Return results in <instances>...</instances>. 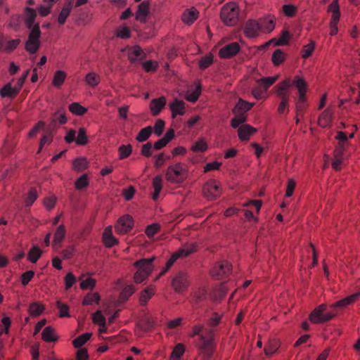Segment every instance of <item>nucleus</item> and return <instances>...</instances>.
<instances>
[{
  "instance_id": "59",
  "label": "nucleus",
  "mask_w": 360,
  "mask_h": 360,
  "mask_svg": "<svg viewBox=\"0 0 360 360\" xmlns=\"http://www.w3.org/2000/svg\"><path fill=\"white\" fill-rule=\"evenodd\" d=\"M236 117L231 120V127L233 128H237L240 124H243L246 121V117L242 114H235Z\"/></svg>"
},
{
  "instance_id": "1",
  "label": "nucleus",
  "mask_w": 360,
  "mask_h": 360,
  "mask_svg": "<svg viewBox=\"0 0 360 360\" xmlns=\"http://www.w3.org/2000/svg\"><path fill=\"white\" fill-rule=\"evenodd\" d=\"M359 296L360 293H355L332 304L330 306V308L333 310L326 313H324L326 309V305L320 304L310 313L309 316V321L313 323H321L329 321L335 316L337 314L335 309L337 308L345 307L353 303L359 297Z\"/></svg>"
},
{
  "instance_id": "58",
  "label": "nucleus",
  "mask_w": 360,
  "mask_h": 360,
  "mask_svg": "<svg viewBox=\"0 0 360 360\" xmlns=\"http://www.w3.org/2000/svg\"><path fill=\"white\" fill-rule=\"evenodd\" d=\"M87 167V160L84 158H77L73 162V167L78 171H82Z\"/></svg>"
},
{
  "instance_id": "41",
  "label": "nucleus",
  "mask_w": 360,
  "mask_h": 360,
  "mask_svg": "<svg viewBox=\"0 0 360 360\" xmlns=\"http://www.w3.org/2000/svg\"><path fill=\"white\" fill-rule=\"evenodd\" d=\"M193 302L198 304L207 297V290L205 288H199L193 292Z\"/></svg>"
},
{
  "instance_id": "53",
  "label": "nucleus",
  "mask_w": 360,
  "mask_h": 360,
  "mask_svg": "<svg viewBox=\"0 0 360 360\" xmlns=\"http://www.w3.org/2000/svg\"><path fill=\"white\" fill-rule=\"evenodd\" d=\"M44 1L45 4H47V5H41L39 7L38 11L41 16H46L50 13L51 8L54 2H51L49 0H47L46 1L44 0Z\"/></svg>"
},
{
  "instance_id": "52",
  "label": "nucleus",
  "mask_w": 360,
  "mask_h": 360,
  "mask_svg": "<svg viewBox=\"0 0 360 360\" xmlns=\"http://www.w3.org/2000/svg\"><path fill=\"white\" fill-rule=\"evenodd\" d=\"M135 289L132 285H129L123 288L120 293V299L124 301L127 300L128 298L134 292Z\"/></svg>"
},
{
  "instance_id": "56",
  "label": "nucleus",
  "mask_w": 360,
  "mask_h": 360,
  "mask_svg": "<svg viewBox=\"0 0 360 360\" xmlns=\"http://www.w3.org/2000/svg\"><path fill=\"white\" fill-rule=\"evenodd\" d=\"M315 48V43L314 41H311L307 45L304 46L302 49V57L304 59L309 58L312 52L314 51Z\"/></svg>"
},
{
  "instance_id": "21",
  "label": "nucleus",
  "mask_w": 360,
  "mask_h": 360,
  "mask_svg": "<svg viewBox=\"0 0 360 360\" xmlns=\"http://www.w3.org/2000/svg\"><path fill=\"white\" fill-rule=\"evenodd\" d=\"M25 23L26 27L30 30L32 27L36 25L34 24L35 18L37 17V13L35 10L31 8H25Z\"/></svg>"
},
{
  "instance_id": "33",
  "label": "nucleus",
  "mask_w": 360,
  "mask_h": 360,
  "mask_svg": "<svg viewBox=\"0 0 360 360\" xmlns=\"http://www.w3.org/2000/svg\"><path fill=\"white\" fill-rule=\"evenodd\" d=\"M285 59V53L281 49H276L272 54L271 61L276 66L281 64Z\"/></svg>"
},
{
  "instance_id": "4",
  "label": "nucleus",
  "mask_w": 360,
  "mask_h": 360,
  "mask_svg": "<svg viewBox=\"0 0 360 360\" xmlns=\"http://www.w3.org/2000/svg\"><path fill=\"white\" fill-rule=\"evenodd\" d=\"M238 7L234 2L227 3L221 8L220 18L222 22L227 26L235 25L238 22Z\"/></svg>"
},
{
  "instance_id": "36",
  "label": "nucleus",
  "mask_w": 360,
  "mask_h": 360,
  "mask_svg": "<svg viewBox=\"0 0 360 360\" xmlns=\"http://www.w3.org/2000/svg\"><path fill=\"white\" fill-rule=\"evenodd\" d=\"M185 351L184 345L181 343L177 344L170 356V360H180L181 356L183 355Z\"/></svg>"
},
{
  "instance_id": "63",
  "label": "nucleus",
  "mask_w": 360,
  "mask_h": 360,
  "mask_svg": "<svg viewBox=\"0 0 360 360\" xmlns=\"http://www.w3.org/2000/svg\"><path fill=\"white\" fill-rule=\"evenodd\" d=\"M34 276V272L32 270L25 271L21 275V283L22 285H27Z\"/></svg>"
},
{
  "instance_id": "16",
  "label": "nucleus",
  "mask_w": 360,
  "mask_h": 360,
  "mask_svg": "<svg viewBox=\"0 0 360 360\" xmlns=\"http://www.w3.org/2000/svg\"><path fill=\"white\" fill-rule=\"evenodd\" d=\"M292 84H293L298 91V96L300 97L301 100L304 96H305V94L307 90V84L303 78L300 77L296 75L294 77Z\"/></svg>"
},
{
  "instance_id": "57",
  "label": "nucleus",
  "mask_w": 360,
  "mask_h": 360,
  "mask_svg": "<svg viewBox=\"0 0 360 360\" xmlns=\"http://www.w3.org/2000/svg\"><path fill=\"white\" fill-rule=\"evenodd\" d=\"M278 96L281 99L278 108V113L282 114L288 104L290 96L289 95H283L281 94Z\"/></svg>"
},
{
  "instance_id": "38",
  "label": "nucleus",
  "mask_w": 360,
  "mask_h": 360,
  "mask_svg": "<svg viewBox=\"0 0 360 360\" xmlns=\"http://www.w3.org/2000/svg\"><path fill=\"white\" fill-rule=\"evenodd\" d=\"M44 307L38 302H33L29 307V313L32 316H37L42 314Z\"/></svg>"
},
{
  "instance_id": "6",
  "label": "nucleus",
  "mask_w": 360,
  "mask_h": 360,
  "mask_svg": "<svg viewBox=\"0 0 360 360\" xmlns=\"http://www.w3.org/2000/svg\"><path fill=\"white\" fill-rule=\"evenodd\" d=\"M196 251L195 243L186 244L181 248L173 253L167 262L165 268L160 273V276L166 273L179 258H184Z\"/></svg>"
},
{
  "instance_id": "37",
  "label": "nucleus",
  "mask_w": 360,
  "mask_h": 360,
  "mask_svg": "<svg viewBox=\"0 0 360 360\" xmlns=\"http://www.w3.org/2000/svg\"><path fill=\"white\" fill-rule=\"evenodd\" d=\"M85 81L89 86L94 87L99 84L101 78L96 72H91L86 75Z\"/></svg>"
},
{
  "instance_id": "7",
  "label": "nucleus",
  "mask_w": 360,
  "mask_h": 360,
  "mask_svg": "<svg viewBox=\"0 0 360 360\" xmlns=\"http://www.w3.org/2000/svg\"><path fill=\"white\" fill-rule=\"evenodd\" d=\"M186 178L185 169L181 163L169 166L166 172V179L172 183H181Z\"/></svg>"
},
{
  "instance_id": "28",
  "label": "nucleus",
  "mask_w": 360,
  "mask_h": 360,
  "mask_svg": "<svg viewBox=\"0 0 360 360\" xmlns=\"http://www.w3.org/2000/svg\"><path fill=\"white\" fill-rule=\"evenodd\" d=\"M153 133V128L150 126L144 127L140 130L136 137V140L139 142H144L148 139Z\"/></svg>"
},
{
  "instance_id": "40",
  "label": "nucleus",
  "mask_w": 360,
  "mask_h": 360,
  "mask_svg": "<svg viewBox=\"0 0 360 360\" xmlns=\"http://www.w3.org/2000/svg\"><path fill=\"white\" fill-rule=\"evenodd\" d=\"M41 250L38 247H33L28 252V260L32 263H36L41 257Z\"/></svg>"
},
{
  "instance_id": "60",
  "label": "nucleus",
  "mask_w": 360,
  "mask_h": 360,
  "mask_svg": "<svg viewBox=\"0 0 360 360\" xmlns=\"http://www.w3.org/2000/svg\"><path fill=\"white\" fill-rule=\"evenodd\" d=\"M89 184V181L86 174H82L76 181L75 187L77 189L80 190L86 187Z\"/></svg>"
},
{
  "instance_id": "13",
  "label": "nucleus",
  "mask_w": 360,
  "mask_h": 360,
  "mask_svg": "<svg viewBox=\"0 0 360 360\" xmlns=\"http://www.w3.org/2000/svg\"><path fill=\"white\" fill-rule=\"evenodd\" d=\"M231 270V264L226 262L223 261L217 264L212 270V276L217 279H221L229 275Z\"/></svg>"
},
{
  "instance_id": "42",
  "label": "nucleus",
  "mask_w": 360,
  "mask_h": 360,
  "mask_svg": "<svg viewBox=\"0 0 360 360\" xmlns=\"http://www.w3.org/2000/svg\"><path fill=\"white\" fill-rule=\"evenodd\" d=\"M277 77H263L257 80V83L262 85L264 91L267 89L276 81Z\"/></svg>"
},
{
  "instance_id": "51",
  "label": "nucleus",
  "mask_w": 360,
  "mask_h": 360,
  "mask_svg": "<svg viewBox=\"0 0 360 360\" xmlns=\"http://www.w3.org/2000/svg\"><path fill=\"white\" fill-rule=\"evenodd\" d=\"M37 198V191L36 188H32L30 191H29L27 196L25 199V205L27 207L31 206L33 202L36 200Z\"/></svg>"
},
{
  "instance_id": "9",
  "label": "nucleus",
  "mask_w": 360,
  "mask_h": 360,
  "mask_svg": "<svg viewBox=\"0 0 360 360\" xmlns=\"http://www.w3.org/2000/svg\"><path fill=\"white\" fill-rule=\"evenodd\" d=\"M133 226V218L129 214H125L117 220L115 229L119 233H126L131 230Z\"/></svg>"
},
{
  "instance_id": "11",
  "label": "nucleus",
  "mask_w": 360,
  "mask_h": 360,
  "mask_svg": "<svg viewBox=\"0 0 360 360\" xmlns=\"http://www.w3.org/2000/svg\"><path fill=\"white\" fill-rule=\"evenodd\" d=\"M172 285L176 292L186 290L189 285L186 274L184 272H179L173 278Z\"/></svg>"
},
{
  "instance_id": "39",
  "label": "nucleus",
  "mask_w": 360,
  "mask_h": 360,
  "mask_svg": "<svg viewBox=\"0 0 360 360\" xmlns=\"http://www.w3.org/2000/svg\"><path fill=\"white\" fill-rule=\"evenodd\" d=\"M69 110L75 115H83L87 111V109L82 106L79 103H72L69 105Z\"/></svg>"
},
{
  "instance_id": "17",
  "label": "nucleus",
  "mask_w": 360,
  "mask_h": 360,
  "mask_svg": "<svg viewBox=\"0 0 360 360\" xmlns=\"http://www.w3.org/2000/svg\"><path fill=\"white\" fill-rule=\"evenodd\" d=\"M257 131V129L251 127L249 124H242L238 127V134L239 139L241 141H248L250 135Z\"/></svg>"
},
{
  "instance_id": "24",
  "label": "nucleus",
  "mask_w": 360,
  "mask_h": 360,
  "mask_svg": "<svg viewBox=\"0 0 360 360\" xmlns=\"http://www.w3.org/2000/svg\"><path fill=\"white\" fill-rule=\"evenodd\" d=\"M253 106L252 103H250L248 102H246L242 99H240L237 104L236 105L235 108L233 110V112L234 114H242L244 115L245 112L250 110L252 107Z\"/></svg>"
},
{
  "instance_id": "49",
  "label": "nucleus",
  "mask_w": 360,
  "mask_h": 360,
  "mask_svg": "<svg viewBox=\"0 0 360 360\" xmlns=\"http://www.w3.org/2000/svg\"><path fill=\"white\" fill-rule=\"evenodd\" d=\"M201 94V86L198 84L195 90L190 94H188L186 96V99L190 102H195Z\"/></svg>"
},
{
  "instance_id": "10",
  "label": "nucleus",
  "mask_w": 360,
  "mask_h": 360,
  "mask_svg": "<svg viewBox=\"0 0 360 360\" xmlns=\"http://www.w3.org/2000/svg\"><path fill=\"white\" fill-rule=\"evenodd\" d=\"M260 30L258 20L251 19L246 21L243 32L248 38H255L259 36Z\"/></svg>"
},
{
  "instance_id": "47",
  "label": "nucleus",
  "mask_w": 360,
  "mask_h": 360,
  "mask_svg": "<svg viewBox=\"0 0 360 360\" xmlns=\"http://www.w3.org/2000/svg\"><path fill=\"white\" fill-rule=\"evenodd\" d=\"M100 300V295L98 293L95 292L93 294L86 295L82 302L83 305H89L93 304L94 302L98 303Z\"/></svg>"
},
{
  "instance_id": "54",
  "label": "nucleus",
  "mask_w": 360,
  "mask_h": 360,
  "mask_svg": "<svg viewBox=\"0 0 360 360\" xmlns=\"http://www.w3.org/2000/svg\"><path fill=\"white\" fill-rule=\"evenodd\" d=\"M20 41V39L8 41L5 44L4 51L8 53L13 51L18 47Z\"/></svg>"
},
{
  "instance_id": "25",
  "label": "nucleus",
  "mask_w": 360,
  "mask_h": 360,
  "mask_svg": "<svg viewBox=\"0 0 360 360\" xmlns=\"http://www.w3.org/2000/svg\"><path fill=\"white\" fill-rule=\"evenodd\" d=\"M20 91L15 87L12 86L11 83L4 85L0 90V94L2 97H13L18 94Z\"/></svg>"
},
{
  "instance_id": "23",
  "label": "nucleus",
  "mask_w": 360,
  "mask_h": 360,
  "mask_svg": "<svg viewBox=\"0 0 360 360\" xmlns=\"http://www.w3.org/2000/svg\"><path fill=\"white\" fill-rule=\"evenodd\" d=\"M72 7V1H68L65 4V6L63 7L62 10L60 11L58 16V22L60 25H63L68 17L70 15L71 10Z\"/></svg>"
},
{
  "instance_id": "27",
  "label": "nucleus",
  "mask_w": 360,
  "mask_h": 360,
  "mask_svg": "<svg viewBox=\"0 0 360 360\" xmlns=\"http://www.w3.org/2000/svg\"><path fill=\"white\" fill-rule=\"evenodd\" d=\"M154 295V289L153 287H148L145 288L141 293L139 297V302L141 305H146L148 301Z\"/></svg>"
},
{
  "instance_id": "55",
  "label": "nucleus",
  "mask_w": 360,
  "mask_h": 360,
  "mask_svg": "<svg viewBox=\"0 0 360 360\" xmlns=\"http://www.w3.org/2000/svg\"><path fill=\"white\" fill-rule=\"evenodd\" d=\"M77 144L84 146L87 143L86 131L84 128H79L77 137L75 140Z\"/></svg>"
},
{
  "instance_id": "64",
  "label": "nucleus",
  "mask_w": 360,
  "mask_h": 360,
  "mask_svg": "<svg viewBox=\"0 0 360 360\" xmlns=\"http://www.w3.org/2000/svg\"><path fill=\"white\" fill-rule=\"evenodd\" d=\"M160 225L158 224H152L148 226L146 229V234L149 237L152 238L155 233L160 230Z\"/></svg>"
},
{
  "instance_id": "14",
  "label": "nucleus",
  "mask_w": 360,
  "mask_h": 360,
  "mask_svg": "<svg viewBox=\"0 0 360 360\" xmlns=\"http://www.w3.org/2000/svg\"><path fill=\"white\" fill-rule=\"evenodd\" d=\"M261 32L264 33L271 32L275 27L274 18L271 16H267L258 20Z\"/></svg>"
},
{
  "instance_id": "32",
  "label": "nucleus",
  "mask_w": 360,
  "mask_h": 360,
  "mask_svg": "<svg viewBox=\"0 0 360 360\" xmlns=\"http://www.w3.org/2000/svg\"><path fill=\"white\" fill-rule=\"evenodd\" d=\"M91 333H85L79 335L72 341V345L76 348L82 347L91 337Z\"/></svg>"
},
{
  "instance_id": "3",
  "label": "nucleus",
  "mask_w": 360,
  "mask_h": 360,
  "mask_svg": "<svg viewBox=\"0 0 360 360\" xmlns=\"http://www.w3.org/2000/svg\"><path fill=\"white\" fill-rule=\"evenodd\" d=\"M155 259V257H152L150 258L141 259L134 262V266L137 269L134 276L135 283H141L148 277L153 271V262Z\"/></svg>"
},
{
  "instance_id": "12",
  "label": "nucleus",
  "mask_w": 360,
  "mask_h": 360,
  "mask_svg": "<svg viewBox=\"0 0 360 360\" xmlns=\"http://www.w3.org/2000/svg\"><path fill=\"white\" fill-rule=\"evenodd\" d=\"M240 47L238 42H232L220 49L219 56L221 58H230L236 56L240 51Z\"/></svg>"
},
{
  "instance_id": "19",
  "label": "nucleus",
  "mask_w": 360,
  "mask_h": 360,
  "mask_svg": "<svg viewBox=\"0 0 360 360\" xmlns=\"http://www.w3.org/2000/svg\"><path fill=\"white\" fill-rule=\"evenodd\" d=\"M149 13V3L147 1H142L138 6L136 14V19L140 22H144L146 17Z\"/></svg>"
},
{
  "instance_id": "31",
  "label": "nucleus",
  "mask_w": 360,
  "mask_h": 360,
  "mask_svg": "<svg viewBox=\"0 0 360 360\" xmlns=\"http://www.w3.org/2000/svg\"><path fill=\"white\" fill-rule=\"evenodd\" d=\"M93 321L99 325L100 326L103 327V328L100 329L101 333H105L106 332L105 329V323L106 320L105 318L102 315L101 311H97L93 314Z\"/></svg>"
},
{
  "instance_id": "15",
  "label": "nucleus",
  "mask_w": 360,
  "mask_h": 360,
  "mask_svg": "<svg viewBox=\"0 0 360 360\" xmlns=\"http://www.w3.org/2000/svg\"><path fill=\"white\" fill-rule=\"evenodd\" d=\"M166 104V98L164 96L153 99L150 103V109L153 116L159 115Z\"/></svg>"
},
{
  "instance_id": "2",
  "label": "nucleus",
  "mask_w": 360,
  "mask_h": 360,
  "mask_svg": "<svg viewBox=\"0 0 360 360\" xmlns=\"http://www.w3.org/2000/svg\"><path fill=\"white\" fill-rule=\"evenodd\" d=\"M203 328V326L200 324L193 326L190 337L199 336V341L196 343V347L203 354L204 360H209L212 356L214 352V333L212 330L209 329L205 330V334H201Z\"/></svg>"
},
{
  "instance_id": "22",
  "label": "nucleus",
  "mask_w": 360,
  "mask_h": 360,
  "mask_svg": "<svg viewBox=\"0 0 360 360\" xmlns=\"http://www.w3.org/2000/svg\"><path fill=\"white\" fill-rule=\"evenodd\" d=\"M172 117H175L176 115H183L185 113L184 103L182 101L175 99L169 105Z\"/></svg>"
},
{
  "instance_id": "5",
  "label": "nucleus",
  "mask_w": 360,
  "mask_h": 360,
  "mask_svg": "<svg viewBox=\"0 0 360 360\" xmlns=\"http://www.w3.org/2000/svg\"><path fill=\"white\" fill-rule=\"evenodd\" d=\"M41 31L39 23L32 27L30 30L27 40L25 44V50L30 54L36 53L41 46L40 42Z\"/></svg>"
},
{
  "instance_id": "30",
  "label": "nucleus",
  "mask_w": 360,
  "mask_h": 360,
  "mask_svg": "<svg viewBox=\"0 0 360 360\" xmlns=\"http://www.w3.org/2000/svg\"><path fill=\"white\" fill-rule=\"evenodd\" d=\"M332 120V114L328 110H324L319 117V124L321 127H328Z\"/></svg>"
},
{
  "instance_id": "8",
  "label": "nucleus",
  "mask_w": 360,
  "mask_h": 360,
  "mask_svg": "<svg viewBox=\"0 0 360 360\" xmlns=\"http://www.w3.org/2000/svg\"><path fill=\"white\" fill-rule=\"evenodd\" d=\"M204 196L209 200H214L220 196L221 189L216 180H210L202 188Z\"/></svg>"
},
{
  "instance_id": "62",
  "label": "nucleus",
  "mask_w": 360,
  "mask_h": 360,
  "mask_svg": "<svg viewBox=\"0 0 360 360\" xmlns=\"http://www.w3.org/2000/svg\"><path fill=\"white\" fill-rule=\"evenodd\" d=\"M292 85V82L290 79L283 81L278 87L277 95L280 96V94L283 95H288L285 91H287Z\"/></svg>"
},
{
  "instance_id": "29",
  "label": "nucleus",
  "mask_w": 360,
  "mask_h": 360,
  "mask_svg": "<svg viewBox=\"0 0 360 360\" xmlns=\"http://www.w3.org/2000/svg\"><path fill=\"white\" fill-rule=\"evenodd\" d=\"M42 339L45 342H55L57 338L55 336L54 329L51 326L46 327L41 333Z\"/></svg>"
},
{
  "instance_id": "34",
  "label": "nucleus",
  "mask_w": 360,
  "mask_h": 360,
  "mask_svg": "<svg viewBox=\"0 0 360 360\" xmlns=\"http://www.w3.org/2000/svg\"><path fill=\"white\" fill-rule=\"evenodd\" d=\"M198 18V12L195 10L186 11L182 15V20L188 24H192Z\"/></svg>"
},
{
  "instance_id": "48",
  "label": "nucleus",
  "mask_w": 360,
  "mask_h": 360,
  "mask_svg": "<svg viewBox=\"0 0 360 360\" xmlns=\"http://www.w3.org/2000/svg\"><path fill=\"white\" fill-rule=\"evenodd\" d=\"M56 307L59 309V316L60 317H69V307L60 301L58 300L56 302Z\"/></svg>"
},
{
  "instance_id": "18",
  "label": "nucleus",
  "mask_w": 360,
  "mask_h": 360,
  "mask_svg": "<svg viewBox=\"0 0 360 360\" xmlns=\"http://www.w3.org/2000/svg\"><path fill=\"white\" fill-rule=\"evenodd\" d=\"M146 57V54L142 49L139 46H134L129 49L128 58L129 60L134 63L136 60H142Z\"/></svg>"
},
{
  "instance_id": "46",
  "label": "nucleus",
  "mask_w": 360,
  "mask_h": 360,
  "mask_svg": "<svg viewBox=\"0 0 360 360\" xmlns=\"http://www.w3.org/2000/svg\"><path fill=\"white\" fill-rule=\"evenodd\" d=\"M213 63V56L212 54H208L205 56H203L199 61V68L201 70H205L210 65H211Z\"/></svg>"
},
{
  "instance_id": "35",
  "label": "nucleus",
  "mask_w": 360,
  "mask_h": 360,
  "mask_svg": "<svg viewBox=\"0 0 360 360\" xmlns=\"http://www.w3.org/2000/svg\"><path fill=\"white\" fill-rule=\"evenodd\" d=\"M66 77L67 75L64 71L57 70L54 74L53 85L56 87L60 86L65 82Z\"/></svg>"
},
{
  "instance_id": "43",
  "label": "nucleus",
  "mask_w": 360,
  "mask_h": 360,
  "mask_svg": "<svg viewBox=\"0 0 360 360\" xmlns=\"http://www.w3.org/2000/svg\"><path fill=\"white\" fill-rule=\"evenodd\" d=\"M65 235V229L64 225H60L55 233H54V238H53V243L54 244H60L62 240L64 238Z\"/></svg>"
},
{
  "instance_id": "61",
  "label": "nucleus",
  "mask_w": 360,
  "mask_h": 360,
  "mask_svg": "<svg viewBox=\"0 0 360 360\" xmlns=\"http://www.w3.org/2000/svg\"><path fill=\"white\" fill-rule=\"evenodd\" d=\"M290 37V33L287 30H283L280 39L278 40L276 39L275 46H283L288 44Z\"/></svg>"
},
{
  "instance_id": "20",
  "label": "nucleus",
  "mask_w": 360,
  "mask_h": 360,
  "mask_svg": "<svg viewBox=\"0 0 360 360\" xmlns=\"http://www.w3.org/2000/svg\"><path fill=\"white\" fill-rule=\"evenodd\" d=\"M103 240L107 248H112L118 243V240L115 238L112 233L111 227H107L103 233Z\"/></svg>"
},
{
  "instance_id": "45",
  "label": "nucleus",
  "mask_w": 360,
  "mask_h": 360,
  "mask_svg": "<svg viewBox=\"0 0 360 360\" xmlns=\"http://www.w3.org/2000/svg\"><path fill=\"white\" fill-rule=\"evenodd\" d=\"M207 149V143L203 139L197 141L191 147V150L195 153H203Z\"/></svg>"
},
{
  "instance_id": "26",
  "label": "nucleus",
  "mask_w": 360,
  "mask_h": 360,
  "mask_svg": "<svg viewBox=\"0 0 360 360\" xmlns=\"http://www.w3.org/2000/svg\"><path fill=\"white\" fill-rule=\"evenodd\" d=\"M153 186L154 188V193L153 194L152 198L154 200H157L162 188V180L160 176H156L153 179Z\"/></svg>"
},
{
  "instance_id": "44",
  "label": "nucleus",
  "mask_w": 360,
  "mask_h": 360,
  "mask_svg": "<svg viewBox=\"0 0 360 360\" xmlns=\"http://www.w3.org/2000/svg\"><path fill=\"white\" fill-rule=\"evenodd\" d=\"M120 159L123 160L129 157L132 152V146L130 144L122 145L118 148Z\"/></svg>"
},
{
  "instance_id": "50",
  "label": "nucleus",
  "mask_w": 360,
  "mask_h": 360,
  "mask_svg": "<svg viewBox=\"0 0 360 360\" xmlns=\"http://www.w3.org/2000/svg\"><path fill=\"white\" fill-rule=\"evenodd\" d=\"M340 18L338 16V13H335L332 15V18L330 22V34L331 36H334L338 33V22L339 21Z\"/></svg>"
}]
</instances>
